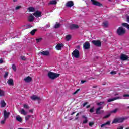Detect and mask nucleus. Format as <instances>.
Wrapping results in <instances>:
<instances>
[{"label": "nucleus", "instance_id": "f257e3e1", "mask_svg": "<svg viewBox=\"0 0 129 129\" xmlns=\"http://www.w3.org/2000/svg\"><path fill=\"white\" fill-rule=\"evenodd\" d=\"M125 33H126V30L122 26L118 27L116 30V34L118 36H123Z\"/></svg>", "mask_w": 129, "mask_h": 129}, {"label": "nucleus", "instance_id": "f03ea898", "mask_svg": "<svg viewBox=\"0 0 129 129\" xmlns=\"http://www.w3.org/2000/svg\"><path fill=\"white\" fill-rule=\"evenodd\" d=\"M47 75L49 78H50V79H51L52 80H54L56 79V78H58V77L60 76V74H57L52 72H48Z\"/></svg>", "mask_w": 129, "mask_h": 129}, {"label": "nucleus", "instance_id": "7ed1b4c3", "mask_svg": "<svg viewBox=\"0 0 129 129\" xmlns=\"http://www.w3.org/2000/svg\"><path fill=\"white\" fill-rule=\"evenodd\" d=\"M125 120V118L124 117H119L114 119L112 123H121Z\"/></svg>", "mask_w": 129, "mask_h": 129}, {"label": "nucleus", "instance_id": "20e7f679", "mask_svg": "<svg viewBox=\"0 0 129 129\" xmlns=\"http://www.w3.org/2000/svg\"><path fill=\"white\" fill-rule=\"evenodd\" d=\"M72 55L74 58H76V59H78L80 57L79 55V51L77 49H75L73 51L72 53Z\"/></svg>", "mask_w": 129, "mask_h": 129}, {"label": "nucleus", "instance_id": "39448f33", "mask_svg": "<svg viewBox=\"0 0 129 129\" xmlns=\"http://www.w3.org/2000/svg\"><path fill=\"white\" fill-rule=\"evenodd\" d=\"M91 2L92 3V5L93 6H96L97 7H102V4L99 3L96 0H91Z\"/></svg>", "mask_w": 129, "mask_h": 129}, {"label": "nucleus", "instance_id": "423d86ee", "mask_svg": "<svg viewBox=\"0 0 129 129\" xmlns=\"http://www.w3.org/2000/svg\"><path fill=\"white\" fill-rule=\"evenodd\" d=\"M92 43L96 47H101V42L100 40H93Z\"/></svg>", "mask_w": 129, "mask_h": 129}, {"label": "nucleus", "instance_id": "0eeeda50", "mask_svg": "<svg viewBox=\"0 0 129 129\" xmlns=\"http://www.w3.org/2000/svg\"><path fill=\"white\" fill-rule=\"evenodd\" d=\"M69 28L70 30H77V29H79V26L77 24H72L70 25Z\"/></svg>", "mask_w": 129, "mask_h": 129}, {"label": "nucleus", "instance_id": "6e6552de", "mask_svg": "<svg viewBox=\"0 0 129 129\" xmlns=\"http://www.w3.org/2000/svg\"><path fill=\"white\" fill-rule=\"evenodd\" d=\"M128 56L122 53L120 56V59L122 60V61H127V60H128Z\"/></svg>", "mask_w": 129, "mask_h": 129}, {"label": "nucleus", "instance_id": "1a4fd4ad", "mask_svg": "<svg viewBox=\"0 0 129 129\" xmlns=\"http://www.w3.org/2000/svg\"><path fill=\"white\" fill-rule=\"evenodd\" d=\"M33 16H35L36 18H40L42 17V12L37 10L33 13Z\"/></svg>", "mask_w": 129, "mask_h": 129}, {"label": "nucleus", "instance_id": "9d476101", "mask_svg": "<svg viewBox=\"0 0 129 129\" xmlns=\"http://www.w3.org/2000/svg\"><path fill=\"white\" fill-rule=\"evenodd\" d=\"M103 106H100L96 109V114H101L102 112H103V111H100L101 109H103Z\"/></svg>", "mask_w": 129, "mask_h": 129}, {"label": "nucleus", "instance_id": "9b49d317", "mask_svg": "<svg viewBox=\"0 0 129 129\" xmlns=\"http://www.w3.org/2000/svg\"><path fill=\"white\" fill-rule=\"evenodd\" d=\"M83 48L85 50H88V49L90 48V44H89L88 41H87L84 43Z\"/></svg>", "mask_w": 129, "mask_h": 129}, {"label": "nucleus", "instance_id": "f8f14e48", "mask_svg": "<svg viewBox=\"0 0 129 129\" xmlns=\"http://www.w3.org/2000/svg\"><path fill=\"white\" fill-rule=\"evenodd\" d=\"M74 5V3H73L72 1H70L66 4V7L67 8H71V7H73Z\"/></svg>", "mask_w": 129, "mask_h": 129}, {"label": "nucleus", "instance_id": "ddd939ff", "mask_svg": "<svg viewBox=\"0 0 129 129\" xmlns=\"http://www.w3.org/2000/svg\"><path fill=\"white\" fill-rule=\"evenodd\" d=\"M39 54H41L42 56H50V52L48 50L39 52Z\"/></svg>", "mask_w": 129, "mask_h": 129}, {"label": "nucleus", "instance_id": "4468645a", "mask_svg": "<svg viewBox=\"0 0 129 129\" xmlns=\"http://www.w3.org/2000/svg\"><path fill=\"white\" fill-rule=\"evenodd\" d=\"M10 114H11L10 112H7L6 110L4 111V117L5 119H7V118H9Z\"/></svg>", "mask_w": 129, "mask_h": 129}, {"label": "nucleus", "instance_id": "2eb2a0df", "mask_svg": "<svg viewBox=\"0 0 129 129\" xmlns=\"http://www.w3.org/2000/svg\"><path fill=\"white\" fill-rule=\"evenodd\" d=\"M63 47H64V44H63V43H60L57 44V45L55 47V48L57 50V51H60L61 50Z\"/></svg>", "mask_w": 129, "mask_h": 129}, {"label": "nucleus", "instance_id": "dca6fc26", "mask_svg": "<svg viewBox=\"0 0 129 129\" xmlns=\"http://www.w3.org/2000/svg\"><path fill=\"white\" fill-rule=\"evenodd\" d=\"M32 100H41V98L35 95L31 97Z\"/></svg>", "mask_w": 129, "mask_h": 129}, {"label": "nucleus", "instance_id": "f3484780", "mask_svg": "<svg viewBox=\"0 0 129 129\" xmlns=\"http://www.w3.org/2000/svg\"><path fill=\"white\" fill-rule=\"evenodd\" d=\"M35 20V17L33 16V15L31 14L28 17L29 22H34Z\"/></svg>", "mask_w": 129, "mask_h": 129}, {"label": "nucleus", "instance_id": "a211bd4d", "mask_svg": "<svg viewBox=\"0 0 129 129\" xmlns=\"http://www.w3.org/2000/svg\"><path fill=\"white\" fill-rule=\"evenodd\" d=\"M120 97H115L112 99H109L107 100V102H111L112 101H114V100H117V99H120Z\"/></svg>", "mask_w": 129, "mask_h": 129}, {"label": "nucleus", "instance_id": "6ab92c4d", "mask_svg": "<svg viewBox=\"0 0 129 129\" xmlns=\"http://www.w3.org/2000/svg\"><path fill=\"white\" fill-rule=\"evenodd\" d=\"M106 125H109V126H110V121H108L106 123L101 124V127H103L104 126H106Z\"/></svg>", "mask_w": 129, "mask_h": 129}, {"label": "nucleus", "instance_id": "aec40b11", "mask_svg": "<svg viewBox=\"0 0 129 129\" xmlns=\"http://www.w3.org/2000/svg\"><path fill=\"white\" fill-rule=\"evenodd\" d=\"M24 81H32L33 80V79L32 78V77L28 76L26 78H24Z\"/></svg>", "mask_w": 129, "mask_h": 129}, {"label": "nucleus", "instance_id": "412c9836", "mask_svg": "<svg viewBox=\"0 0 129 129\" xmlns=\"http://www.w3.org/2000/svg\"><path fill=\"white\" fill-rule=\"evenodd\" d=\"M72 38V36L71 35H66V41H70V40H71V38Z\"/></svg>", "mask_w": 129, "mask_h": 129}, {"label": "nucleus", "instance_id": "4be33fe9", "mask_svg": "<svg viewBox=\"0 0 129 129\" xmlns=\"http://www.w3.org/2000/svg\"><path fill=\"white\" fill-rule=\"evenodd\" d=\"M1 107H5L6 106V102L4 100H1L0 102Z\"/></svg>", "mask_w": 129, "mask_h": 129}, {"label": "nucleus", "instance_id": "5701e85b", "mask_svg": "<svg viewBox=\"0 0 129 129\" xmlns=\"http://www.w3.org/2000/svg\"><path fill=\"white\" fill-rule=\"evenodd\" d=\"M37 31H38L37 29H33L30 32V34H31V35H32V36H34V35L36 34V32H37Z\"/></svg>", "mask_w": 129, "mask_h": 129}, {"label": "nucleus", "instance_id": "b1692460", "mask_svg": "<svg viewBox=\"0 0 129 129\" xmlns=\"http://www.w3.org/2000/svg\"><path fill=\"white\" fill-rule=\"evenodd\" d=\"M48 5H57V1L56 0H52L51 1Z\"/></svg>", "mask_w": 129, "mask_h": 129}, {"label": "nucleus", "instance_id": "393cba45", "mask_svg": "<svg viewBox=\"0 0 129 129\" xmlns=\"http://www.w3.org/2000/svg\"><path fill=\"white\" fill-rule=\"evenodd\" d=\"M122 26L125 27L129 30V24L128 23H122Z\"/></svg>", "mask_w": 129, "mask_h": 129}, {"label": "nucleus", "instance_id": "a878e982", "mask_svg": "<svg viewBox=\"0 0 129 129\" xmlns=\"http://www.w3.org/2000/svg\"><path fill=\"white\" fill-rule=\"evenodd\" d=\"M29 12H35V8L33 7H30L27 8Z\"/></svg>", "mask_w": 129, "mask_h": 129}, {"label": "nucleus", "instance_id": "bb28decb", "mask_svg": "<svg viewBox=\"0 0 129 129\" xmlns=\"http://www.w3.org/2000/svg\"><path fill=\"white\" fill-rule=\"evenodd\" d=\"M36 43L39 44V43H41V41H43V38L40 37L39 38H37L36 39Z\"/></svg>", "mask_w": 129, "mask_h": 129}, {"label": "nucleus", "instance_id": "cd10ccee", "mask_svg": "<svg viewBox=\"0 0 129 129\" xmlns=\"http://www.w3.org/2000/svg\"><path fill=\"white\" fill-rule=\"evenodd\" d=\"M103 26L104 27V28H107V27H108V22H107V21L103 22Z\"/></svg>", "mask_w": 129, "mask_h": 129}, {"label": "nucleus", "instance_id": "c85d7f7f", "mask_svg": "<svg viewBox=\"0 0 129 129\" xmlns=\"http://www.w3.org/2000/svg\"><path fill=\"white\" fill-rule=\"evenodd\" d=\"M61 26V24L60 23H56L53 27L54 29H58Z\"/></svg>", "mask_w": 129, "mask_h": 129}, {"label": "nucleus", "instance_id": "c756f323", "mask_svg": "<svg viewBox=\"0 0 129 129\" xmlns=\"http://www.w3.org/2000/svg\"><path fill=\"white\" fill-rule=\"evenodd\" d=\"M16 120H17V121H19V122H22V121H23L22 117L20 116L16 117Z\"/></svg>", "mask_w": 129, "mask_h": 129}, {"label": "nucleus", "instance_id": "7c9ffc66", "mask_svg": "<svg viewBox=\"0 0 129 129\" xmlns=\"http://www.w3.org/2000/svg\"><path fill=\"white\" fill-rule=\"evenodd\" d=\"M21 114H23V115H27V113L26 112V111H25V110H24V109H22L21 110Z\"/></svg>", "mask_w": 129, "mask_h": 129}, {"label": "nucleus", "instance_id": "2f4dec72", "mask_svg": "<svg viewBox=\"0 0 129 129\" xmlns=\"http://www.w3.org/2000/svg\"><path fill=\"white\" fill-rule=\"evenodd\" d=\"M8 84L11 85V86H14V81H7Z\"/></svg>", "mask_w": 129, "mask_h": 129}, {"label": "nucleus", "instance_id": "473e14b6", "mask_svg": "<svg viewBox=\"0 0 129 129\" xmlns=\"http://www.w3.org/2000/svg\"><path fill=\"white\" fill-rule=\"evenodd\" d=\"M12 68L14 71H17V67H16V65L13 64L12 65Z\"/></svg>", "mask_w": 129, "mask_h": 129}, {"label": "nucleus", "instance_id": "72a5a7b5", "mask_svg": "<svg viewBox=\"0 0 129 129\" xmlns=\"http://www.w3.org/2000/svg\"><path fill=\"white\" fill-rule=\"evenodd\" d=\"M118 110V109H115L111 111V113H116Z\"/></svg>", "mask_w": 129, "mask_h": 129}, {"label": "nucleus", "instance_id": "f704fd0d", "mask_svg": "<svg viewBox=\"0 0 129 129\" xmlns=\"http://www.w3.org/2000/svg\"><path fill=\"white\" fill-rule=\"evenodd\" d=\"M30 117H32V115H27L25 117V120L27 121L28 119H30Z\"/></svg>", "mask_w": 129, "mask_h": 129}, {"label": "nucleus", "instance_id": "c9c22d12", "mask_svg": "<svg viewBox=\"0 0 129 129\" xmlns=\"http://www.w3.org/2000/svg\"><path fill=\"white\" fill-rule=\"evenodd\" d=\"M5 95V93L3 90H0V97L4 96Z\"/></svg>", "mask_w": 129, "mask_h": 129}, {"label": "nucleus", "instance_id": "e433bc0d", "mask_svg": "<svg viewBox=\"0 0 129 129\" xmlns=\"http://www.w3.org/2000/svg\"><path fill=\"white\" fill-rule=\"evenodd\" d=\"M102 104H104V102H100L97 103L98 106H100L101 105H102Z\"/></svg>", "mask_w": 129, "mask_h": 129}, {"label": "nucleus", "instance_id": "4c0bfd02", "mask_svg": "<svg viewBox=\"0 0 129 129\" xmlns=\"http://www.w3.org/2000/svg\"><path fill=\"white\" fill-rule=\"evenodd\" d=\"M21 60H22L23 61H26L27 60V58H26V57L24 56H21L20 57Z\"/></svg>", "mask_w": 129, "mask_h": 129}, {"label": "nucleus", "instance_id": "58836bf2", "mask_svg": "<svg viewBox=\"0 0 129 129\" xmlns=\"http://www.w3.org/2000/svg\"><path fill=\"white\" fill-rule=\"evenodd\" d=\"M89 112H90L91 113H92L94 112V107H93L92 108H91L90 109Z\"/></svg>", "mask_w": 129, "mask_h": 129}, {"label": "nucleus", "instance_id": "ea45409f", "mask_svg": "<svg viewBox=\"0 0 129 129\" xmlns=\"http://www.w3.org/2000/svg\"><path fill=\"white\" fill-rule=\"evenodd\" d=\"M8 75H9V72H6L5 74H4V78H7V77H8Z\"/></svg>", "mask_w": 129, "mask_h": 129}, {"label": "nucleus", "instance_id": "a19ab883", "mask_svg": "<svg viewBox=\"0 0 129 129\" xmlns=\"http://www.w3.org/2000/svg\"><path fill=\"white\" fill-rule=\"evenodd\" d=\"M24 108H26V109H29L30 108V107L29 106V105H28L27 104H24Z\"/></svg>", "mask_w": 129, "mask_h": 129}, {"label": "nucleus", "instance_id": "79ce46f5", "mask_svg": "<svg viewBox=\"0 0 129 129\" xmlns=\"http://www.w3.org/2000/svg\"><path fill=\"white\" fill-rule=\"evenodd\" d=\"M87 122H88L87 119H85V120L83 121V124H86Z\"/></svg>", "mask_w": 129, "mask_h": 129}, {"label": "nucleus", "instance_id": "37998d69", "mask_svg": "<svg viewBox=\"0 0 129 129\" xmlns=\"http://www.w3.org/2000/svg\"><path fill=\"white\" fill-rule=\"evenodd\" d=\"M6 120H7V119L4 118V120L1 121V123L2 124H5V123L6 122Z\"/></svg>", "mask_w": 129, "mask_h": 129}, {"label": "nucleus", "instance_id": "c03bdc74", "mask_svg": "<svg viewBox=\"0 0 129 129\" xmlns=\"http://www.w3.org/2000/svg\"><path fill=\"white\" fill-rule=\"evenodd\" d=\"M78 91H80V89H77L75 92H74V93H73V95H75V94H76V93H77V92H78Z\"/></svg>", "mask_w": 129, "mask_h": 129}, {"label": "nucleus", "instance_id": "a18cd8bd", "mask_svg": "<svg viewBox=\"0 0 129 129\" xmlns=\"http://www.w3.org/2000/svg\"><path fill=\"white\" fill-rule=\"evenodd\" d=\"M126 22H127V23H129V16L128 15H126Z\"/></svg>", "mask_w": 129, "mask_h": 129}, {"label": "nucleus", "instance_id": "49530a36", "mask_svg": "<svg viewBox=\"0 0 129 129\" xmlns=\"http://www.w3.org/2000/svg\"><path fill=\"white\" fill-rule=\"evenodd\" d=\"M109 116H110V114H109L104 116L103 117V118H108V117H109Z\"/></svg>", "mask_w": 129, "mask_h": 129}, {"label": "nucleus", "instance_id": "de8ad7c7", "mask_svg": "<svg viewBox=\"0 0 129 129\" xmlns=\"http://www.w3.org/2000/svg\"><path fill=\"white\" fill-rule=\"evenodd\" d=\"M27 29H30V28H32L33 26H32L31 24H28L26 26Z\"/></svg>", "mask_w": 129, "mask_h": 129}, {"label": "nucleus", "instance_id": "09e8293b", "mask_svg": "<svg viewBox=\"0 0 129 129\" xmlns=\"http://www.w3.org/2000/svg\"><path fill=\"white\" fill-rule=\"evenodd\" d=\"M21 6H17L15 8V10H20V9H21Z\"/></svg>", "mask_w": 129, "mask_h": 129}, {"label": "nucleus", "instance_id": "8fccbe9b", "mask_svg": "<svg viewBox=\"0 0 129 129\" xmlns=\"http://www.w3.org/2000/svg\"><path fill=\"white\" fill-rule=\"evenodd\" d=\"M87 104H88V102H86L83 104V107H85V105H87Z\"/></svg>", "mask_w": 129, "mask_h": 129}, {"label": "nucleus", "instance_id": "3c124183", "mask_svg": "<svg viewBox=\"0 0 129 129\" xmlns=\"http://www.w3.org/2000/svg\"><path fill=\"white\" fill-rule=\"evenodd\" d=\"M93 124H94V123L92 122H90L89 123V125L90 126H92L93 125Z\"/></svg>", "mask_w": 129, "mask_h": 129}, {"label": "nucleus", "instance_id": "603ef678", "mask_svg": "<svg viewBox=\"0 0 129 129\" xmlns=\"http://www.w3.org/2000/svg\"><path fill=\"white\" fill-rule=\"evenodd\" d=\"M110 74H112V75H114V74H116V72L115 71H112L110 72Z\"/></svg>", "mask_w": 129, "mask_h": 129}, {"label": "nucleus", "instance_id": "864d4df0", "mask_svg": "<svg viewBox=\"0 0 129 129\" xmlns=\"http://www.w3.org/2000/svg\"><path fill=\"white\" fill-rule=\"evenodd\" d=\"M123 97H129V94H124L123 95Z\"/></svg>", "mask_w": 129, "mask_h": 129}, {"label": "nucleus", "instance_id": "5fc2aeb1", "mask_svg": "<svg viewBox=\"0 0 129 129\" xmlns=\"http://www.w3.org/2000/svg\"><path fill=\"white\" fill-rule=\"evenodd\" d=\"M82 117V118H84V119H87V117L85 116V115H83Z\"/></svg>", "mask_w": 129, "mask_h": 129}, {"label": "nucleus", "instance_id": "6e6d98bb", "mask_svg": "<svg viewBox=\"0 0 129 129\" xmlns=\"http://www.w3.org/2000/svg\"><path fill=\"white\" fill-rule=\"evenodd\" d=\"M76 48L77 49H78V50H79L80 49V45H77Z\"/></svg>", "mask_w": 129, "mask_h": 129}, {"label": "nucleus", "instance_id": "4d7b16f0", "mask_svg": "<svg viewBox=\"0 0 129 129\" xmlns=\"http://www.w3.org/2000/svg\"><path fill=\"white\" fill-rule=\"evenodd\" d=\"M2 63H4V60L3 59H0V64H2Z\"/></svg>", "mask_w": 129, "mask_h": 129}, {"label": "nucleus", "instance_id": "13d9d810", "mask_svg": "<svg viewBox=\"0 0 129 129\" xmlns=\"http://www.w3.org/2000/svg\"><path fill=\"white\" fill-rule=\"evenodd\" d=\"M46 28H50V24H47L46 25Z\"/></svg>", "mask_w": 129, "mask_h": 129}, {"label": "nucleus", "instance_id": "bf43d9fd", "mask_svg": "<svg viewBox=\"0 0 129 129\" xmlns=\"http://www.w3.org/2000/svg\"><path fill=\"white\" fill-rule=\"evenodd\" d=\"M85 82H86V81H81L80 84H83Z\"/></svg>", "mask_w": 129, "mask_h": 129}, {"label": "nucleus", "instance_id": "052dcab7", "mask_svg": "<svg viewBox=\"0 0 129 129\" xmlns=\"http://www.w3.org/2000/svg\"><path fill=\"white\" fill-rule=\"evenodd\" d=\"M34 111V109H31V110H29V112H33Z\"/></svg>", "mask_w": 129, "mask_h": 129}, {"label": "nucleus", "instance_id": "680f3d73", "mask_svg": "<svg viewBox=\"0 0 129 129\" xmlns=\"http://www.w3.org/2000/svg\"><path fill=\"white\" fill-rule=\"evenodd\" d=\"M76 113V112H73L71 113V115H73V114H75Z\"/></svg>", "mask_w": 129, "mask_h": 129}, {"label": "nucleus", "instance_id": "e2e57ef3", "mask_svg": "<svg viewBox=\"0 0 129 129\" xmlns=\"http://www.w3.org/2000/svg\"><path fill=\"white\" fill-rule=\"evenodd\" d=\"M78 118H79L78 116H76V117H75V120H77V119H78Z\"/></svg>", "mask_w": 129, "mask_h": 129}, {"label": "nucleus", "instance_id": "0e129e2a", "mask_svg": "<svg viewBox=\"0 0 129 129\" xmlns=\"http://www.w3.org/2000/svg\"><path fill=\"white\" fill-rule=\"evenodd\" d=\"M89 107H90V105H88V106H86V108H89Z\"/></svg>", "mask_w": 129, "mask_h": 129}, {"label": "nucleus", "instance_id": "69168bd1", "mask_svg": "<svg viewBox=\"0 0 129 129\" xmlns=\"http://www.w3.org/2000/svg\"><path fill=\"white\" fill-rule=\"evenodd\" d=\"M8 81H14V80H13V79H10L8 80Z\"/></svg>", "mask_w": 129, "mask_h": 129}, {"label": "nucleus", "instance_id": "338daca9", "mask_svg": "<svg viewBox=\"0 0 129 129\" xmlns=\"http://www.w3.org/2000/svg\"><path fill=\"white\" fill-rule=\"evenodd\" d=\"M13 2H14V3H16V2H18V0H13Z\"/></svg>", "mask_w": 129, "mask_h": 129}, {"label": "nucleus", "instance_id": "774afa93", "mask_svg": "<svg viewBox=\"0 0 129 129\" xmlns=\"http://www.w3.org/2000/svg\"><path fill=\"white\" fill-rule=\"evenodd\" d=\"M79 115V113H78L77 114H76V116H78Z\"/></svg>", "mask_w": 129, "mask_h": 129}]
</instances>
